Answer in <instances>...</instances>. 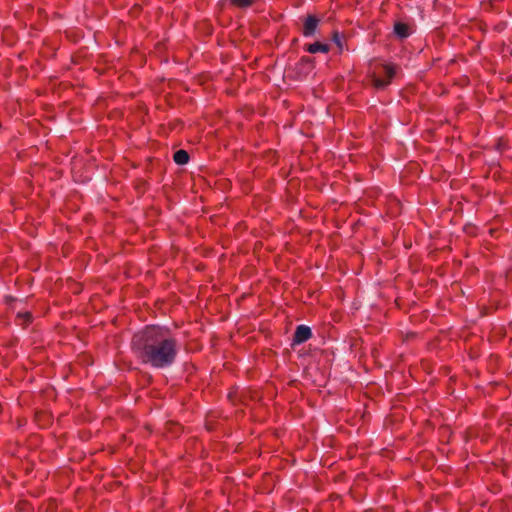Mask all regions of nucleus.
Listing matches in <instances>:
<instances>
[{
	"instance_id": "nucleus-1",
	"label": "nucleus",
	"mask_w": 512,
	"mask_h": 512,
	"mask_svg": "<svg viewBox=\"0 0 512 512\" xmlns=\"http://www.w3.org/2000/svg\"><path fill=\"white\" fill-rule=\"evenodd\" d=\"M132 347L138 358L154 368H166L177 355V343L167 328L149 326L134 335Z\"/></svg>"
},
{
	"instance_id": "nucleus-2",
	"label": "nucleus",
	"mask_w": 512,
	"mask_h": 512,
	"mask_svg": "<svg viewBox=\"0 0 512 512\" xmlns=\"http://www.w3.org/2000/svg\"><path fill=\"white\" fill-rule=\"evenodd\" d=\"M370 77L376 89H384L396 74V66L379 60H373L369 64Z\"/></svg>"
},
{
	"instance_id": "nucleus-3",
	"label": "nucleus",
	"mask_w": 512,
	"mask_h": 512,
	"mask_svg": "<svg viewBox=\"0 0 512 512\" xmlns=\"http://www.w3.org/2000/svg\"><path fill=\"white\" fill-rule=\"evenodd\" d=\"M318 24H319L318 18H316L315 16H312V15L308 16L303 25V31H302L303 35L305 37L313 36L316 33Z\"/></svg>"
},
{
	"instance_id": "nucleus-4",
	"label": "nucleus",
	"mask_w": 512,
	"mask_h": 512,
	"mask_svg": "<svg viewBox=\"0 0 512 512\" xmlns=\"http://www.w3.org/2000/svg\"><path fill=\"white\" fill-rule=\"evenodd\" d=\"M311 329L305 325H299L296 328L293 341L294 343L301 344L311 337Z\"/></svg>"
},
{
	"instance_id": "nucleus-5",
	"label": "nucleus",
	"mask_w": 512,
	"mask_h": 512,
	"mask_svg": "<svg viewBox=\"0 0 512 512\" xmlns=\"http://www.w3.org/2000/svg\"><path fill=\"white\" fill-rule=\"evenodd\" d=\"M329 49V45L326 43L314 42L307 46L306 51H308L311 54H315L318 52L327 53L329 52Z\"/></svg>"
},
{
	"instance_id": "nucleus-6",
	"label": "nucleus",
	"mask_w": 512,
	"mask_h": 512,
	"mask_svg": "<svg viewBox=\"0 0 512 512\" xmlns=\"http://www.w3.org/2000/svg\"><path fill=\"white\" fill-rule=\"evenodd\" d=\"M394 33L399 38H407L410 35V28L407 24L403 22H396L394 24Z\"/></svg>"
},
{
	"instance_id": "nucleus-7",
	"label": "nucleus",
	"mask_w": 512,
	"mask_h": 512,
	"mask_svg": "<svg viewBox=\"0 0 512 512\" xmlns=\"http://www.w3.org/2000/svg\"><path fill=\"white\" fill-rule=\"evenodd\" d=\"M173 159L176 164L184 165L189 161V155L185 150H178L174 153Z\"/></svg>"
},
{
	"instance_id": "nucleus-8",
	"label": "nucleus",
	"mask_w": 512,
	"mask_h": 512,
	"mask_svg": "<svg viewBox=\"0 0 512 512\" xmlns=\"http://www.w3.org/2000/svg\"><path fill=\"white\" fill-rule=\"evenodd\" d=\"M255 0H230V2L237 7L245 8L249 7L254 3Z\"/></svg>"
},
{
	"instance_id": "nucleus-9",
	"label": "nucleus",
	"mask_w": 512,
	"mask_h": 512,
	"mask_svg": "<svg viewBox=\"0 0 512 512\" xmlns=\"http://www.w3.org/2000/svg\"><path fill=\"white\" fill-rule=\"evenodd\" d=\"M334 42L336 43L338 48L341 50L342 49V40L338 33H335V35H334Z\"/></svg>"
},
{
	"instance_id": "nucleus-10",
	"label": "nucleus",
	"mask_w": 512,
	"mask_h": 512,
	"mask_svg": "<svg viewBox=\"0 0 512 512\" xmlns=\"http://www.w3.org/2000/svg\"><path fill=\"white\" fill-rule=\"evenodd\" d=\"M23 316H24V318H25L27 321H30V319H31V315H30V313H28V312H27V313H24V314H23Z\"/></svg>"
},
{
	"instance_id": "nucleus-11",
	"label": "nucleus",
	"mask_w": 512,
	"mask_h": 512,
	"mask_svg": "<svg viewBox=\"0 0 512 512\" xmlns=\"http://www.w3.org/2000/svg\"><path fill=\"white\" fill-rule=\"evenodd\" d=\"M356 224H357V225L362 224L361 220H360V219H359V220H357V221H355V220H354V226H355Z\"/></svg>"
},
{
	"instance_id": "nucleus-12",
	"label": "nucleus",
	"mask_w": 512,
	"mask_h": 512,
	"mask_svg": "<svg viewBox=\"0 0 512 512\" xmlns=\"http://www.w3.org/2000/svg\"><path fill=\"white\" fill-rule=\"evenodd\" d=\"M353 209H354V212L358 211V205L356 203H354Z\"/></svg>"
}]
</instances>
